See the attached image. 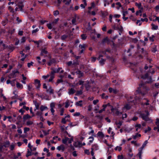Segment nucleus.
I'll list each match as a JSON object with an SVG mask.
<instances>
[{"instance_id":"18","label":"nucleus","mask_w":159,"mask_h":159,"mask_svg":"<svg viewBox=\"0 0 159 159\" xmlns=\"http://www.w3.org/2000/svg\"><path fill=\"white\" fill-rule=\"evenodd\" d=\"M152 26V29L153 30H156L158 29V27L157 25H154L153 23L151 24Z\"/></svg>"},{"instance_id":"61","label":"nucleus","mask_w":159,"mask_h":159,"mask_svg":"<svg viewBox=\"0 0 159 159\" xmlns=\"http://www.w3.org/2000/svg\"><path fill=\"white\" fill-rule=\"evenodd\" d=\"M67 37V35L64 34L61 37V39L62 40H65Z\"/></svg>"},{"instance_id":"27","label":"nucleus","mask_w":159,"mask_h":159,"mask_svg":"<svg viewBox=\"0 0 159 159\" xmlns=\"http://www.w3.org/2000/svg\"><path fill=\"white\" fill-rule=\"evenodd\" d=\"M148 143V141L147 140H146L143 143L142 146L141 148H139V149H141L142 150H143L144 148L146 146L147 144Z\"/></svg>"},{"instance_id":"3","label":"nucleus","mask_w":159,"mask_h":159,"mask_svg":"<svg viewBox=\"0 0 159 159\" xmlns=\"http://www.w3.org/2000/svg\"><path fill=\"white\" fill-rule=\"evenodd\" d=\"M111 111L112 113L114 116H119L121 115L122 113V112H120L116 107L114 108L113 107H112L111 109Z\"/></svg>"},{"instance_id":"48","label":"nucleus","mask_w":159,"mask_h":159,"mask_svg":"<svg viewBox=\"0 0 159 159\" xmlns=\"http://www.w3.org/2000/svg\"><path fill=\"white\" fill-rule=\"evenodd\" d=\"M131 143L134 144L135 146H139V144L137 143L136 141H131Z\"/></svg>"},{"instance_id":"42","label":"nucleus","mask_w":159,"mask_h":159,"mask_svg":"<svg viewBox=\"0 0 159 159\" xmlns=\"http://www.w3.org/2000/svg\"><path fill=\"white\" fill-rule=\"evenodd\" d=\"M141 136V135L140 134H136L135 135H133V138L134 139H136V138H137L138 137H140Z\"/></svg>"},{"instance_id":"41","label":"nucleus","mask_w":159,"mask_h":159,"mask_svg":"<svg viewBox=\"0 0 159 159\" xmlns=\"http://www.w3.org/2000/svg\"><path fill=\"white\" fill-rule=\"evenodd\" d=\"M86 45L85 44H83V45L80 44L79 46V47L81 49L85 50V48L86 47Z\"/></svg>"},{"instance_id":"59","label":"nucleus","mask_w":159,"mask_h":159,"mask_svg":"<svg viewBox=\"0 0 159 159\" xmlns=\"http://www.w3.org/2000/svg\"><path fill=\"white\" fill-rule=\"evenodd\" d=\"M55 106V103L53 102H51L50 104V108H54Z\"/></svg>"},{"instance_id":"16","label":"nucleus","mask_w":159,"mask_h":159,"mask_svg":"<svg viewBox=\"0 0 159 159\" xmlns=\"http://www.w3.org/2000/svg\"><path fill=\"white\" fill-rule=\"evenodd\" d=\"M99 54H100L99 55V57L97 58L98 60H99L101 57H103V56L101 54H103L104 55L106 54V52L103 51H101L99 52Z\"/></svg>"},{"instance_id":"1","label":"nucleus","mask_w":159,"mask_h":159,"mask_svg":"<svg viewBox=\"0 0 159 159\" xmlns=\"http://www.w3.org/2000/svg\"><path fill=\"white\" fill-rule=\"evenodd\" d=\"M145 112L146 113V114L144 113H141L140 116L143 119V120L149 122V123H152V119L148 117L149 115V113L148 111H145Z\"/></svg>"},{"instance_id":"33","label":"nucleus","mask_w":159,"mask_h":159,"mask_svg":"<svg viewBox=\"0 0 159 159\" xmlns=\"http://www.w3.org/2000/svg\"><path fill=\"white\" fill-rule=\"evenodd\" d=\"M109 42V39L107 37H106L105 38L103 39L102 42L103 43H108Z\"/></svg>"},{"instance_id":"23","label":"nucleus","mask_w":159,"mask_h":159,"mask_svg":"<svg viewBox=\"0 0 159 159\" xmlns=\"http://www.w3.org/2000/svg\"><path fill=\"white\" fill-rule=\"evenodd\" d=\"M136 131H138L139 129H141V125L140 124H137L135 126Z\"/></svg>"},{"instance_id":"10","label":"nucleus","mask_w":159,"mask_h":159,"mask_svg":"<svg viewBox=\"0 0 159 159\" xmlns=\"http://www.w3.org/2000/svg\"><path fill=\"white\" fill-rule=\"evenodd\" d=\"M70 117V116L68 115L67 116H65L64 118H62L61 121V123L64 124H66V122L68 121L69 120V119H66V118H69Z\"/></svg>"},{"instance_id":"57","label":"nucleus","mask_w":159,"mask_h":159,"mask_svg":"<svg viewBox=\"0 0 159 159\" xmlns=\"http://www.w3.org/2000/svg\"><path fill=\"white\" fill-rule=\"evenodd\" d=\"M42 112H40L39 111H38L36 113V115L40 117L42 116Z\"/></svg>"},{"instance_id":"17","label":"nucleus","mask_w":159,"mask_h":159,"mask_svg":"<svg viewBox=\"0 0 159 159\" xmlns=\"http://www.w3.org/2000/svg\"><path fill=\"white\" fill-rule=\"evenodd\" d=\"M57 149L59 151L61 150L63 151L65 150V148L63 145H61L57 147Z\"/></svg>"},{"instance_id":"35","label":"nucleus","mask_w":159,"mask_h":159,"mask_svg":"<svg viewBox=\"0 0 159 159\" xmlns=\"http://www.w3.org/2000/svg\"><path fill=\"white\" fill-rule=\"evenodd\" d=\"M47 109V107L43 105H42L40 107V109L42 112Z\"/></svg>"},{"instance_id":"36","label":"nucleus","mask_w":159,"mask_h":159,"mask_svg":"<svg viewBox=\"0 0 159 159\" xmlns=\"http://www.w3.org/2000/svg\"><path fill=\"white\" fill-rule=\"evenodd\" d=\"M121 146H120H120H117L114 149L116 151L117 150L120 152L122 150V147Z\"/></svg>"},{"instance_id":"46","label":"nucleus","mask_w":159,"mask_h":159,"mask_svg":"<svg viewBox=\"0 0 159 159\" xmlns=\"http://www.w3.org/2000/svg\"><path fill=\"white\" fill-rule=\"evenodd\" d=\"M144 99L146 100L147 101V102L145 103H142V105L143 106H144L145 105H149V100L148 99H147V98H144Z\"/></svg>"},{"instance_id":"22","label":"nucleus","mask_w":159,"mask_h":159,"mask_svg":"<svg viewBox=\"0 0 159 159\" xmlns=\"http://www.w3.org/2000/svg\"><path fill=\"white\" fill-rule=\"evenodd\" d=\"M10 144V142L8 141H7L4 143L3 146L5 148H7L9 146Z\"/></svg>"},{"instance_id":"51","label":"nucleus","mask_w":159,"mask_h":159,"mask_svg":"<svg viewBox=\"0 0 159 159\" xmlns=\"http://www.w3.org/2000/svg\"><path fill=\"white\" fill-rule=\"evenodd\" d=\"M141 78L143 79H145L148 78V74H146L144 76H142Z\"/></svg>"},{"instance_id":"60","label":"nucleus","mask_w":159,"mask_h":159,"mask_svg":"<svg viewBox=\"0 0 159 159\" xmlns=\"http://www.w3.org/2000/svg\"><path fill=\"white\" fill-rule=\"evenodd\" d=\"M18 129L17 130V131L18 133L19 134H21L22 133V130L20 128V127H18Z\"/></svg>"},{"instance_id":"31","label":"nucleus","mask_w":159,"mask_h":159,"mask_svg":"<svg viewBox=\"0 0 159 159\" xmlns=\"http://www.w3.org/2000/svg\"><path fill=\"white\" fill-rule=\"evenodd\" d=\"M16 86L18 88L22 89L23 88V85L22 84L18 82H17Z\"/></svg>"},{"instance_id":"63","label":"nucleus","mask_w":159,"mask_h":159,"mask_svg":"<svg viewBox=\"0 0 159 159\" xmlns=\"http://www.w3.org/2000/svg\"><path fill=\"white\" fill-rule=\"evenodd\" d=\"M8 10L11 12H12V13H13L14 12V9L13 8H12L11 6H9L8 7Z\"/></svg>"},{"instance_id":"2","label":"nucleus","mask_w":159,"mask_h":159,"mask_svg":"<svg viewBox=\"0 0 159 159\" xmlns=\"http://www.w3.org/2000/svg\"><path fill=\"white\" fill-rule=\"evenodd\" d=\"M133 97L131 96L128 97L127 98V99L129 102L133 103L134 104L137 103H139L140 101L141 98L139 97L136 96L134 97L135 100H132L133 99Z\"/></svg>"},{"instance_id":"5","label":"nucleus","mask_w":159,"mask_h":159,"mask_svg":"<svg viewBox=\"0 0 159 159\" xmlns=\"http://www.w3.org/2000/svg\"><path fill=\"white\" fill-rule=\"evenodd\" d=\"M141 88H143V89L145 88V87L144 86V84L143 83H141L139 84L138 89L136 90V92L138 93H141L142 95L144 96L146 94V93H142L141 90Z\"/></svg>"},{"instance_id":"40","label":"nucleus","mask_w":159,"mask_h":159,"mask_svg":"<svg viewBox=\"0 0 159 159\" xmlns=\"http://www.w3.org/2000/svg\"><path fill=\"white\" fill-rule=\"evenodd\" d=\"M116 4L117 6L116 7V8L117 10L119 9L120 7H122V5L120 2H117Z\"/></svg>"},{"instance_id":"19","label":"nucleus","mask_w":159,"mask_h":159,"mask_svg":"<svg viewBox=\"0 0 159 159\" xmlns=\"http://www.w3.org/2000/svg\"><path fill=\"white\" fill-rule=\"evenodd\" d=\"M75 92V90L73 88H71L69 89L68 93L70 95L74 94Z\"/></svg>"},{"instance_id":"47","label":"nucleus","mask_w":159,"mask_h":159,"mask_svg":"<svg viewBox=\"0 0 159 159\" xmlns=\"http://www.w3.org/2000/svg\"><path fill=\"white\" fill-rule=\"evenodd\" d=\"M155 37V36L153 35H152L151 36L149 37V40L152 42H153L154 41V38Z\"/></svg>"},{"instance_id":"25","label":"nucleus","mask_w":159,"mask_h":159,"mask_svg":"<svg viewBox=\"0 0 159 159\" xmlns=\"http://www.w3.org/2000/svg\"><path fill=\"white\" fill-rule=\"evenodd\" d=\"M83 2L84 4H81L80 6L82 8H84L85 6H87V4L86 0H83Z\"/></svg>"},{"instance_id":"39","label":"nucleus","mask_w":159,"mask_h":159,"mask_svg":"<svg viewBox=\"0 0 159 159\" xmlns=\"http://www.w3.org/2000/svg\"><path fill=\"white\" fill-rule=\"evenodd\" d=\"M69 139L68 138H65L64 139L62 140V142L64 144H66L67 142Z\"/></svg>"},{"instance_id":"30","label":"nucleus","mask_w":159,"mask_h":159,"mask_svg":"<svg viewBox=\"0 0 159 159\" xmlns=\"http://www.w3.org/2000/svg\"><path fill=\"white\" fill-rule=\"evenodd\" d=\"M88 134L89 135H92V136H93V137H95L96 136V135L94 134V131L93 129H92L88 133Z\"/></svg>"},{"instance_id":"62","label":"nucleus","mask_w":159,"mask_h":159,"mask_svg":"<svg viewBox=\"0 0 159 159\" xmlns=\"http://www.w3.org/2000/svg\"><path fill=\"white\" fill-rule=\"evenodd\" d=\"M96 59H97L96 57H92L91 58L90 61L91 62H94L96 61Z\"/></svg>"},{"instance_id":"44","label":"nucleus","mask_w":159,"mask_h":159,"mask_svg":"<svg viewBox=\"0 0 159 159\" xmlns=\"http://www.w3.org/2000/svg\"><path fill=\"white\" fill-rule=\"evenodd\" d=\"M86 82H87V84H85L84 85H85V87L86 88V89L87 90H89V89L90 87V86H89V82L88 81H87Z\"/></svg>"},{"instance_id":"4","label":"nucleus","mask_w":159,"mask_h":159,"mask_svg":"<svg viewBox=\"0 0 159 159\" xmlns=\"http://www.w3.org/2000/svg\"><path fill=\"white\" fill-rule=\"evenodd\" d=\"M15 3L16 4V6L17 5L19 7V8L16 7L15 9V11H18L19 10L18 9H19L20 11H22V8L24 7L23 2L20 1L18 2L17 0H16L15 1Z\"/></svg>"},{"instance_id":"38","label":"nucleus","mask_w":159,"mask_h":159,"mask_svg":"<svg viewBox=\"0 0 159 159\" xmlns=\"http://www.w3.org/2000/svg\"><path fill=\"white\" fill-rule=\"evenodd\" d=\"M100 63L102 65H103L104 64L106 60L103 59L102 58H101L99 60Z\"/></svg>"},{"instance_id":"53","label":"nucleus","mask_w":159,"mask_h":159,"mask_svg":"<svg viewBox=\"0 0 159 159\" xmlns=\"http://www.w3.org/2000/svg\"><path fill=\"white\" fill-rule=\"evenodd\" d=\"M33 124V122L31 120H28L26 122V124L28 125H32Z\"/></svg>"},{"instance_id":"55","label":"nucleus","mask_w":159,"mask_h":159,"mask_svg":"<svg viewBox=\"0 0 159 159\" xmlns=\"http://www.w3.org/2000/svg\"><path fill=\"white\" fill-rule=\"evenodd\" d=\"M103 141H104V142L108 146L109 148H111L113 146L112 145H109V144H108L107 143V141L106 140H104Z\"/></svg>"},{"instance_id":"24","label":"nucleus","mask_w":159,"mask_h":159,"mask_svg":"<svg viewBox=\"0 0 159 159\" xmlns=\"http://www.w3.org/2000/svg\"><path fill=\"white\" fill-rule=\"evenodd\" d=\"M142 150H143L139 149V153L137 154V155L139 157V159H142Z\"/></svg>"},{"instance_id":"56","label":"nucleus","mask_w":159,"mask_h":159,"mask_svg":"<svg viewBox=\"0 0 159 159\" xmlns=\"http://www.w3.org/2000/svg\"><path fill=\"white\" fill-rule=\"evenodd\" d=\"M59 14V12L58 10H56L53 12V15L54 16H56Z\"/></svg>"},{"instance_id":"14","label":"nucleus","mask_w":159,"mask_h":159,"mask_svg":"<svg viewBox=\"0 0 159 159\" xmlns=\"http://www.w3.org/2000/svg\"><path fill=\"white\" fill-rule=\"evenodd\" d=\"M34 102L35 106V108L34 109V111H35L36 110L39 109L40 104L36 101Z\"/></svg>"},{"instance_id":"6","label":"nucleus","mask_w":159,"mask_h":159,"mask_svg":"<svg viewBox=\"0 0 159 159\" xmlns=\"http://www.w3.org/2000/svg\"><path fill=\"white\" fill-rule=\"evenodd\" d=\"M64 72L62 68L61 67L58 68L57 69H54L52 72V73L53 74L55 73H60V74L63 73Z\"/></svg>"},{"instance_id":"64","label":"nucleus","mask_w":159,"mask_h":159,"mask_svg":"<svg viewBox=\"0 0 159 159\" xmlns=\"http://www.w3.org/2000/svg\"><path fill=\"white\" fill-rule=\"evenodd\" d=\"M156 120V124L158 127H159V119L157 118Z\"/></svg>"},{"instance_id":"45","label":"nucleus","mask_w":159,"mask_h":159,"mask_svg":"<svg viewBox=\"0 0 159 159\" xmlns=\"http://www.w3.org/2000/svg\"><path fill=\"white\" fill-rule=\"evenodd\" d=\"M49 130H43L42 132L44 135H47L49 134Z\"/></svg>"},{"instance_id":"50","label":"nucleus","mask_w":159,"mask_h":159,"mask_svg":"<svg viewBox=\"0 0 159 159\" xmlns=\"http://www.w3.org/2000/svg\"><path fill=\"white\" fill-rule=\"evenodd\" d=\"M128 151L129 152H132V149L130 147V145L128 146V148H126Z\"/></svg>"},{"instance_id":"37","label":"nucleus","mask_w":159,"mask_h":159,"mask_svg":"<svg viewBox=\"0 0 159 159\" xmlns=\"http://www.w3.org/2000/svg\"><path fill=\"white\" fill-rule=\"evenodd\" d=\"M48 53L47 51L45 49H43L42 50L41 54L42 55H44V54H47Z\"/></svg>"},{"instance_id":"49","label":"nucleus","mask_w":159,"mask_h":159,"mask_svg":"<svg viewBox=\"0 0 159 159\" xmlns=\"http://www.w3.org/2000/svg\"><path fill=\"white\" fill-rule=\"evenodd\" d=\"M6 110V107L2 105L0 106V111Z\"/></svg>"},{"instance_id":"8","label":"nucleus","mask_w":159,"mask_h":159,"mask_svg":"<svg viewBox=\"0 0 159 159\" xmlns=\"http://www.w3.org/2000/svg\"><path fill=\"white\" fill-rule=\"evenodd\" d=\"M131 105L129 103L126 104L122 108V112H125L126 110H129L131 108Z\"/></svg>"},{"instance_id":"28","label":"nucleus","mask_w":159,"mask_h":159,"mask_svg":"<svg viewBox=\"0 0 159 159\" xmlns=\"http://www.w3.org/2000/svg\"><path fill=\"white\" fill-rule=\"evenodd\" d=\"M135 5L137 7L141 9L142 10L143 9V8L142 7L141 3L140 2L139 3L135 2Z\"/></svg>"},{"instance_id":"12","label":"nucleus","mask_w":159,"mask_h":159,"mask_svg":"<svg viewBox=\"0 0 159 159\" xmlns=\"http://www.w3.org/2000/svg\"><path fill=\"white\" fill-rule=\"evenodd\" d=\"M97 136L100 138H103L105 137V135L102 132L98 131L97 134Z\"/></svg>"},{"instance_id":"7","label":"nucleus","mask_w":159,"mask_h":159,"mask_svg":"<svg viewBox=\"0 0 159 159\" xmlns=\"http://www.w3.org/2000/svg\"><path fill=\"white\" fill-rule=\"evenodd\" d=\"M34 83L36 87V89L38 90H39L41 86L40 81L38 80V79H35L34 80Z\"/></svg>"},{"instance_id":"9","label":"nucleus","mask_w":159,"mask_h":159,"mask_svg":"<svg viewBox=\"0 0 159 159\" xmlns=\"http://www.w3.org/2000/svg\"><path fill=\"white\" fill-rule=\"evenodd\" d=\"M47 93H49V94H52L54 93V90L52 89V87L50 86L46 90Z\"/></svg>"},{"instance_id":"34","label":"nucleus","mask_w":159,"mask_h":159,"mask_svg":"<svg viewBox=\"0 0 159 159\" xmlns=\"http://www.w3.org/2000/svg\"><path fill=\"white\" fill-rule=\"evenodd\" d=\"M54 24V22H52L51 23H49L47 24V26L48 28L49 29H51L52 28V26Z\"/></svg>"},{"instance_id":"13","label":"nucleus","mask_w":159,"mask_h":159,"mask_svg":"<svg viewBox=\"0 0 159 159\" xmlns=\"http://www.w3.org/2000/svg\"><path fill=\"white\" fill-rule=\"evenodd\" d=\"M76 74L78 75L79 78H80L83 76L84 75L83 73L80 70H78L76 72Z\"/></svg>"},{"instance_id":"11","label":"nucleus","mask_w":159,"mask_h":159,"mask_svg":"<svg viewBox=\"0 0 159 159\" xmlns=\"http://www.w3.org/2000/svg\"><path fill=\"white\" fill-rule=\"evenodd\" d=\"M109 90L110 93H113L114 94L117 93L118 92L117 89H113L111 88H110L109 89Z\"/></svg>"},{"instance_id":"15","label":"nucleus","mask_w":159,"mask_h":159,"mask_svg":"<svg viewBox=\"0 0 159 159\" xmlns=\"http://www.w3.org/2000/svg\"><path fill=\"white\" fill-rule=\"evenodd\" d=\"M88 139H90V140H89V142L88 143V144L90 145L93 143L94 140V137H93V136H90L89 138Z\"/></svg>"},{"instance_id":"43","label":"nucleus","mask_w":159,"mask_h":159,"mask_svg":"<svg viewBox=\"0 0 159 159\" xmlns=\"http://www.w3.org/2000/svg\"><path fill=\"white\" fill-rule=\"evenodd\" d=\"M15 147V145L13 143H12L10 145L9 148L11 150H13L14 149Z\"/></svg>"},{"instance_id":"21","label":"nucleus","mask_w":159,"mask_h":159,"mask_svg":"<svg viewBox=\"0 0 159 159\" xmlns=\"http://www.w3.org/2000/svg\"><path fill=\"white\" fill-rule=\"evenodd\" d=\"M32 117L30 116L29 114H27L25 115L23 117V119L24 120H26Z\"/></svg>"},{"instance_id":"29","label":"nucleus","mask_w":159,"mask_h":159,"mask_svg":"<svg viewBox=\"0 0 159 159\" xmlns=\"http://www.w3.org/2000/svg\"><path fill=\"white\" fill-rule=\"evenodd\" d=\"M109 105V104H108ZM108 104L107 105H104L102 106V107H103V108L102 109L100 110L98 112L100 113L103 112V111H104L105 110V108L107 107V106Z\"/></svg>"},{"instance_id":"54","label":"nucleus","mask_w":159,"mask_h":159,"mask_svg":"<svg viewBox=\"0 0 159 159\" xmlns=\"http://www.w3.org/2000/svg\"><path fill=\"white\" fill-rule=\"evenodd\" d=\"M81 38L83 40H85L86 39L87 36L85 34H82L81 36Z\"/></svg>"},{"instance_id":"20","label":"nucleus","mask_w":159,"mask_h":159,"mask_svg":"<svg viewBox=\"0 0 159 159\" xmlns=\"http://www.w3.org/2000/svg\"><path fill=\"white\" fill-rule=\"evenodd\" d=\"M115 123V124L117 125V126L118 128H120V126L122 124V121H120L119 122L116 121Z\"/></svg>"},{"instance_id":"26","label":"nucleus","mask_w":159,"mask_h":159,"mask_svg":"<svg viewBox=\"0 0 159 159\" xmlns=\"http://www.w3.org/2000/svg\"><path fill=\"white\" fill-rule=\"evenodd\" d=\"M82 102L83 101L82 100L79 101L78 102H76L75 104L76 106L82 107L83 106V104L82 103Z\"/></svg>"},{"instance_id":"52","label":"nucleus","mask_w":159,"mask_h":159,"mask_svg":"<svg viewBox=\"0 0 159 159\" xmlns=\"http://www.w3.org/2000/svg\"><path fill=\"white\" fill-rule=\"evenodd\" d=\"M31 155V152L30 151L29 149H28L27 154L26 155V157H28L29 156H30Z\"/></svg>"},{"instance_id":"32","label":"nucleus","mask_w":159,"mask_h":159,"mask_svg":"<svg viewBox=\"0 0 159 159\" xmlns=\"http://www.w3.org/2000/svg\"><path fill=\"white\" fill-rule=\"evenodd\" d=\"M33 85L32 83H30L27 85L28 89L29 91H30L33 88Z\"/></svg>"},{"instance_id":"58","label":"nucleus","mask_w":159,"mask_h":159,"mask_svg":"<svg viewBox=\"0 0 159 159\" xmlns=\"http://www.w3.org/2000/svg\"><path fill=\"white\" fill-rule=\"evenodd\" d=\"M70 105V103H69L68 100H67L65 102V107L66 108H67Z\"/></svg>"}]
</instances>
